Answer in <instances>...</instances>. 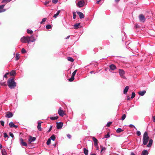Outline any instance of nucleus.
<instances>
[{
  "instance_id": "nucleus-52",
  "label": "nucleus",
  "mask_w": 155,
  "mask_h": 155,
  "mask_svg": "<svg viewBox=\"0 0 155 155\" xmlns=\"http://www.w3.org/2000/svg\"><path fill=\"white\" fill-rule=\"evenodd\" d=\"M0 123L2 125V126H4V122L3 121H0Z\"/></svg>"
},
{
  "instance_id": "nucleus-43",
  "label": "nucleus",
  "mask_w": 155,
  "mask_h": 155,
  "mask_svg": "<svg viewBox=\"0 0 155 155\" xmlns=\"http://www.w3.org/2000/svg\"><path fill=\"white\" fill-rule=\"evenodd\" d=\"M26 52V51L25 50L24 48H22L21 49V52L22 53H24Z\"/></svg>"
},
{
  "instance_id": "nucleus-31",
  "label": "nucleus",
  "mask_w": 155,
  "mask_h": 155,
  "mask_svg": "<svg viewBox=\"0 0 155 155\" xmlns=\"http://www.w3.org/2000/svg\"><path fill=\"white\" fill-rule=\"evenodd\" d=\"M50 139L52 140H54L55 139V136L54 135H52L50 137Z\"/></svg>"
},
{
  "instance_id": "nucleus-10",
  "label": "nucleus",
  "mask_w": 155,
  "mask_h": 155,
  "mask_svg": "<svg viewBox=\"0 0 155 155\" xmlns=\"http://www.w3.org/2000/svg\"><path fill=\"white\" fill-rule=\"evenodd\" d=\"M20 143L23 146H26L27 145V143L26 142L23 141V140L22 138H21L20 139Z\"/></svg>"
},
{
  "instance_id": "nucleus-47",
  "label": "nucleus",
  "mask_w": 155,
  "mask_h": 155,
  "mask_svg": "<svg viewBox=\"0 0 155 155\" xmlns=\"http://www.w3.org/2000/svg\"><path fill=\"white\" fill-rule=\"evenodd\" d=\"M4 136L5 137H8V135L6 133H4Z\"/></svg>"
},
{
  "instance_id": "nucleus-54",
  "label": "nucleus",
  "mask_w": 155,
  "mask_h": 155,
  "mask_svg": "<svg viewBox=\"0 0 155 155\" xmlns=\"http://www.w3.org/2000/svg\"><path fill=\"white\" fill-rule=\"evenodd\" d=\"M8 73H6L4 75V77L5 78H7V75H8Z\"/></svg>"
},
{
  "instance_id": "nucleus-51",
  "label": "nucleus",
  "mask_w": 155,
  "mask_h": 155,
  "mask_svg": "<svg viewBox=\"0 0 155 155\" xmlns=\"http://www.w3.org/2000/svg\"><path fill=\"white\" fill-rule=\"evenodd\" d=\"M5 6L4 5H2L0 6V10L3 9V8Z\"/></svg>"
},
{
  "instance_id": "nucleus-18",
  "label": "nucleus",
  "mask_w": 155,
  "mask_h": 155,
  "mask_svg": "<svg viewBox=\"0 0 155 155\" xmlns=\"http://www.w3.org/2000/svg\"><path fill=\"white\" fill-rule=\"evenodd\" d=\"M152 143L153 140L151 139L150 140H149L148 144L147 145V147H150L152 144Z\"/></svg>"
},
{
  "instance_id": "nucleus-58",
  "label": "nucleus",
  "mask_w": 155,
  "mask_h": 155,
  "mask_svg": "<svg viewBox=\"0 0 155 155\" xmlns=\"http://www.w3.org/2000/svg\"><path fill=\"white\" fill-rule=\"evenodd\" d=\"M95 146V147L97 148L96 150H99L98 145V144L97 145V146Z\"/></svg>"
},
{
  "instance_id": "nucleus-61",
  "label": "nucleus",
  "mask_w": 155,
  "mask_h": 155,
  "mask_svg": "<svg viewBox=\"0 0 155 155\" xmlns=\"http://www.w3.org/2000/svg\"><path fill=\"white\" fill-rule=\"evenodd\" d=\"M13 127L15 128H16L18 127V126L14 124V126Z\"/></svg>"
},
{
  "instance_id": "nucleus-9",
  "label": "nucleus",
  "mask_w": 155,
  "mask_h": 155,
  "mask_svg": "<svg viewBox=\"0 0 155 155\" xmlns=\"http://www.w3.org/2000/svg\"><path fill=\"white\" fill-rule=\"evenodd\" d=\"M119 73L120 75L121 76V77L122 78H125V77L124 75V72L123 70H121V69H119Z\"/></svg>"
},
{
  "instance_id": "nucleus-59",
  "label": "nucleus",
  "mask_w": 155,
  "mask_h": 155,
  "mask_svg": "<svg viewBox=\"0 0 155 155\" xmlns=\"http://www.w3.org/2000/svg\"><path fill=\"white\" fill-rule=\"evenodd\" d=\"M153 121L154 122H155V116H153Z\"/></svg>"
},
{
  "instance_id": "nucleus-28",
  "label": "nucleus",
  "mask_w": 155,
  "mask_h": 155,
  "mask_svg": "<svg viewBox=\"0 0 155 155\" xmlns=\"http://www.w3.org/2000/svg\"><path fill=\"white\" fill-rule=\"evenodd\" d=\"M128 88H125L124 91V94H126L127 93L128 90Z\"/></svg>"
},
{
  "instance_id": "nucleus-35",
  "label": "nucleus",
  "mask_w": 155,
  "mask_h": 155,
  "mask_svg": "<svg viewBox=\"0 0 155 155\" xmlns=\"http://www.w3.org/2000/svg\"><path fill=\"white\" fill-rule=\"evenodd\" d=\"M79 25L80 23H78L75 24L74 25V26L75 28H78V26H79Z\"/></svg>"
},
{
  "instance_id": "nucleus-42",
  "label": "nucleus",
  "mask_w": 155,
  "mask_h": 155,
  "mask_svg": "<svg viewBox=\"0 0 155 155\" xmlns=\"http://www.w3.org/2000/svg\"><path fill=\"white\" fill-rule=\"evenodd\" d=\"M110 137V134L109 133H108L107 134L105 135L104 137L105 138H108Z\"/></svg>"
},
{
  "instance_id": "nucleus-24",
  "label": "nucleus",
  "mask_w": 155,
  "mask_h": 155,
  "mask_svg": "<svg viewBox=\"0 0 155 155\" xmlns=\"http://www.w3.org/2000/svg\"><path fill=\"white\" fill-rule=\"evenodd\" d=\"M16 73L15 71L13 70L10 73V75L13 76Z\"/></svg>"
},
{
  "instance_id": "nucleus-23",
  "label": "nucleus",
  "mask_w": 155,
  "mask_h": 155,
  "mask_svg": "<svg viewBox=\"0 0 155 155\" xmlns=\"http://www.w3.org/2000/svg\"><path fill=\"white\" fill-rule=\"evenodd\" d=\"M67 59L68 61H71V62H73L74 61V60L73 59V58L71 57H68Z\"/></svg>"
},
{
  "instance_id": "nucleus-36",
  "label": "nucleus",
  "mask_w": 155,
  "mask_h": 155,
  "mask_svg": "<svg viewBox=\"0 0 155 155\" xmlns=\"http://www.w3.org/2000/svg\"><path fill=\"white\" fill-rule=\"evenodd\" d=\"M51 26L50 25H48L46 26V28L48 29H49L51 28Z\"/></svg>"
},
{
  "instance_id": "nucleus-6",
  "label": "nucleus",
  "mask_w": 155,
  "mask_h": 155,
  "mask_svg": "<svg viewBox=\"0 0 155 155\" xmlns=\"http://www.w3.org/2000/svg\"><path fill=\"white\" fill-rule=\"evenodd\" d=\"M63 123L61 122L57 123V129H61L63 126Z\"/></svg>"
},
{
  "instance_id": "nucleus-33",
  "label": "nucleus",
  "mask_w": 155,
  "mask_h": 155,
  "mask_svg": "<svg viewBox=\"0 0 155 155\" xmlns=\"http://www.w3.org/2000/svg\"><path fill=\"white\" fill-rule=\"evenodd\" d=\"M126 117V115L125 114H123L122 117H121V120H124L125 119Z\"/></svg>"
},
{
  "instance_id": "nucleus-1",
  "label": "nucleus",
  "mask_w": 155,
  "mask_h": 155,
  "mask_svg": "<svg viewBox=\"0 0 155 155\" xmlns=\"http://www.w3.org/2000/svg\"><path fill=\"white\" fill-rule=\"evenodd\" d=\"M149 139V137L148 133L147 132H145L143 134V144L144 145H146Z\"/></svg>"
},
{
  "instance_id": "nucleus-53",
  "label": "nucleus",
  "mask_w": 155,
  "mask_h": 155,
  "mask_svg": "<svg viewBox=\"0 0 155 155\" xmlns=\"http://www.w3.org/2000/svg\"><path fill=\"white\" fill-rule=\"evenodd\" d=\"M49 1H48V2H45V3H44V5H45L46 6H47V4H49Z\"/></svg>"
},
{
  "instance_id": "nucleus-12",
  "label": "nucleus",
  "mask_w": 155,
  "mask_h": 155,
  "mask_svg": "<svg viewBox=\"0 0 155 155\" xmlns=\"http://www.w3.org/2000/svg\"><path fill=\"white\" fill-rule=\"evenodd\" d=\"M42 123V122H38V125L37 126V128L38 130L40 131H41V124Z\"/></svg>"
},
{
  "instance_id": "nucleus-21",
  "label": "nucleus",
  "mask_w": 155,
  "mask_h": 155,
  "mask_svg": "<svg viewBox=\"0 0 155 155\" xmlns=\"http://www.w3.org/2000/svg\"><path fill=\"white\" fill-rule=\"evenodd\" d=\"M84 152L85 155H87L88 154V150L86 148H84Z\"/></svg>"
},
{
  "instance_id": "nucleus-30",
  "label": "nucleus",
  "mask_w": 155,
  "mask_h": 155,
  "mask_svg": "<svg viewBox=\"0 0 155 155\" xmlns=\"http://www.w3.org/2000/svg\"><path fill=\"white\" fill-rule=\"evenodd\" d=\"M12 0H3L2 1V3H7L9 2Z\"/></svg>"
},
{
  "instance_id": "nucleus-45",
  "label": "nucleus",
  "mask_w": 155,
  "mask_h": 155,
  "mask_svg": "<svg viewBox=\"0 0 155 155\" xmlns=\"http://www.w3.org/2000/svg\"><path fill=\"white\" fill-rule=\"evenodd\" d=\"M137 136H139L141 135V133L139 131H137Z\"/></svg>"
},
{
  "instance_id": "nucleus-38",
  "label": "nucleus",
  "mask_w": 155,
  "mask_h": 155,
  "mask_svg": "<svg viewBox=\"0 0 155 155\" xmlns=\"http://www.w3.org/2000/svg\"><path fill=\"white\" fill-rule=\"evenodd\" d=\"M135 94L134 92H133L132 93V96L131 97V98L132 99L135 96Z\"/></svg>"
},
{
  "instance_id": "nucleus-8",
  "label": "nucleus",
  "mask_w": 155,
  "mask_h": 155,
  "mask_svg": "<svg viewBox=\"0 0 155 155\" xmlns=\"http://www.w3.org/2000/svg\"><path fill=\"white\" fill-rule=\"evenodd\" d=\"M36 138L35 137H32L30 136L28 139V142L29 143H31V142H33L35 140Z\"/></svg>"
},
{
  "instance_id": "nucleus-20",
  "label": "nucleus",
  "mask_w": 155,
  "mask_h": 155,
  "mask_svg": "<svg viewBox=\"0 0 155 155\" xmlns=\"http://www.w3.org/2000/svg\"><path fill=\"white\" fill-rule=\"evenodd\" d=\"M60 12V10H58L57 12V13L56 14L54 15L53 16V17L54 18H56L57 17V16L59 15V14Z\"/></svg>"
},
{
  "instance_id": "nucleus-63",
  "label": "nucleus",
  "mask_w": 155,
  "mask_h": 155,
  "mask_svg": "<svg viewBox=\"0 0 155 155\" xmlns=\"http://www.w3.org/2000/svg\"><path fill=\"white\" fill-rule=\"evenodd\" d=\"M131 155H135V154L134 153H131Z\"/></svg>"
},
{
  "instance_id": "nucleus-27",
  "label": "nucleus",
  "mask_w": 155,
  "mask_h": 155,
  "mask_svg": "<svg viewBox=\"0 0 155 155\" xmlns=\"http://www.w3.org/2000/svg\"><path fill=\"white\" fill-rule=\"evenodd\" d=\"M123 130H122L121 128H118L117 130V133H120V132L123 131Z\"/></svg>"
},
{
  "instance_id": "nucleus-60",
  "label": "nucleus",
  "mask_w": 155,
  "mask_h": 155,
  "mask_svg": "<svg viewBox=\"0 0 155 155\" xmlns=\"http://www.w3.org/2000/svg\"><path fill=\"white\" fill-rule=\"evenodd\" d=\"M2 146L1 144H0V148L1 150V149H2Z\"/></svg>"
},
{
  "instance_id": "nucleus-44",
  "label": "nucleus",
  "mask_w": 155,
  "mask_h": 155,
  "mask_svg": "<svg viewBox=\"0 0 155 155\" xmlns=\"http://www.w3.org/2000/svg\"><path fill=\"white\" fill-rule=\"evenodd\" d=\"M111 124H112L111 122H108V123H107V124H106V126L107 127H109L111 125Z\"/></svg>"
},
{
  "instance_id": "nucleus-39",
  "label": "nucleus",
  "mask_w": 155,
  "mask_h": 155,
  "mask_svg": "<svg viewBox=\"0 0 155 155\" xmlns=\"http://www.w3.org/2000/svg\"><path fill=\"white\" fill-rule=\"evenodd\" d=\"M77 70H75L74 72H73L72 73V76H73L74 77V76L75 75L76 72H77Z\"/></svg>"
},
{
  "instance_id": "nucleus-40",
  "label": "nucleus",
  "mask_w": 155,
  "mask_h": 155,
  "mask_svg": "<svg viewBox=\"0 0 155 155\" xmlns=\"http://www.w3.org/2000/svg\"><path fill=\"white\" fill-rule=\"evenodd\" d=\"M73 18L74 19H75L76 17V12H73Z\"/></svg>"
},
{
  "instance_id": "nucleus-49",
  "label": "nucleus",
  "mask_w": 155,
  "mask_h": 155,
  "mask_svg": "<svg viewBox=\"0 0 155 155\" xmlns=\"http://www.w3.org/2000/svg\"><path fill=\"white\" fill-rule=\"evenodd\" d=\"M9 134L10 136L11 137H12V138H13V137H14V136L13 134L12 133H11V132H10V133H9Z\"/></svg>"
},
{
  "instance_id": "nucleus-5",
  "label": "nucleus",
  "mask_w": 155,
  "mask_h": 155,
  "mask_svg": "<svg viewBox=\"0 0 155 155\" xmlns=\"http://www.w3.org/2000/svg\"><path fill=\"white\" fill-rule=\"evenodd\" d=\"M58 114L61 117H63L64 114V111L61 110V108L60 107L58 110Z\"/></svg>"
},
{
  "instance_id": "nucleus-57",
  "label": "nucleus",
  "mask_w": 155,
  "mask_h": 155,
  "mask_svg": "<svg viewBox=\"0 0 155 155\" xmlns=\"http://www.w3.org/2000/svg\"><path fill=\"white\" fill-rule=\"evenodd\" d=\"M52 128V126H51L49 130H48V132H50L51 131V130Z\"/></svg>"
},
{
  "instance_id": "nucleus-26",
  "label": "nucleus",
  "mask_w": 155,
  "mask_h": 155,
  "mask_svg": "<svg viewBox=\"0 0 155 155\" xmlns=\"http://www.w3.org/2000/svg\"><path fill=\"white\" fill-rule=\"evenodd\" d=\"M58 116H55L53 117H50V119L51 120H56L58 118Z\"/></svg>"
},
{
  "instance_id": "nucleus-22",
  "label": "nucleus",
  "mask_w": 155,
  "mask_h": 155,
  "mask_svg": "<svg viewBox=\"0 0 155 155\" xmlns=\"http://www.w3.org/2000/svg\"><path fill=\"white\" fill-rule=\"evenodd\" d=\"M19 58H20L19 54H16V56H15V57L16 60H18L19 59Z\"/></svg>"
},
{
  "instance_id": "nucleus-7",
  "label": "nucleus",
  "mask_w": 155,
  "mask_h": 155,
  "mask_svg": "<svg viewBox=\"0 0 155 155\" xmlns=\"http://www.w3.org/2000/svg\"><path fill=\"white\" fill-rule=\"evenodd\" d=\"M139 19L140 21L144 22L145 19L144 16L142 14L140 15L139 16Z\"/></svg>"
},
{
  "instance_id": "nucleus-62",
  "label": "nucleus",
  "mask_w": 155,
  "mask_h": 155,
  "mask_svg": "<svg viewBox=\"0 0 155 155\" xmlns=\"http://www.w3.org/2000/svg\"><path fill=\"white\" fill-rule=\"evenodd\" d=\"M69 37H70V36L69 35V36H68L65 39H68Z\"/></svg>"
},
{
  "instance_id": "nucleus-50",
  "label": "nucleus",
  "mask_w": 155,
  "mask_h": 155,
  "mask_svg": "<svg viewBox=\"0 0 155 155\" xmlns=\"http://www.w3.org/2000/svg\"><path fill=\"white\" fill-rule=\"evenodd\" d=\"M129 127H134L136 130H137L136 128L134 125L132 124H130L129 125Z\"/></svg>"
},
{
  "instance_id": "nucleus-11",
  "label": "nucleus",
  "mask_w": 155,
  "mask_h": 155,
  "mask_svg": "<svg viewBox=\"0 0 155 155\" xmlns=\"http://www.w3.org/2000/svg\"><path fill=\"white\" fill-rule=\"evenodd\" d=\"M13 115V114L11 112H8L6 115V117L8 118L12 117Z\"/></svg>"
},
{
  "instance_id": "nucleus-19",
  "label": "nucleus",
  "mask_w": 155,
  "mask_h": 155,
  "mask_svg": "<svg viewBox=\"0 0 155 155\" xmlns=\"http://www.w3.org/2000/svg\"><path fill=\"white\" fill-rule=\"evenodd\" d=\"M1 152L2 153V155H6L7 153L5 150L4 149H2L1 150Z\"/></svg>"
},
{
  "instance_id": "nucleus-14",
  "label": "nucleus",
  "mask_w": 155,
  "mask_h": 155,
  "mask_svg": "<svg viewBox=\"0 0 155 155\" xmlns=\"http://www.w3.org/2000/svg\"><path fill=\"white\" fill-rule=\"evenodd\" d=\"M77 13L79 15L81 19L84 18V15L82 13L80 12H77Z\"/></svg>"
},
{
  "instance_id": "nucleus-25",
  "label": "nucleus",
  "mask_w": 155,
  "mask_h": 155,
  "mask_svg": "<svg viewBox=\"0 0 155 155\" xmlns=\"http://www.w3.org/2000/svg\"><path fill=\"white\" fill-rule=\"evenodd\" d=\"M30 42H34L35 41V39L32 36L30 37Z\"/></svg>"
},
{
  "instance_id": "nucleus-34",
  "label": "nucleus",
  "mask_w": 155,
  "mask_h": 155,
  "mask_svg": "<svg viewBox=\"0 0 155 155\" xmlns=\"http://www.w3.org/2000/svg\"><path fill=\"white\" fill-rule=\"evenodd\" d=\"M74 79V77L72 76L71 77L68 79V80L70 81H73Z\"/></svg>"
},
{
  "instance_id": "nucleus-16",
  "label": "nucleus",
  "mask_w": 155,
  "mask_h": 155,
  "mask_svg": "<svg viewBox=\"0 0 155 155\" xmlns=\"http://www.w3.org/2000/svg\"><path fill=\"white\" fill-rule=\"evenodd\" d=\"M110 68L112 70H114L116 68V66L113 64H112L110 66Z\"/></svg>"
},
{
  "instance_id": "nucleus-17",
  "label": "nucleus",
  "mask_w": 155,
  "mask_h": 155,
  "mask_svg": "<svg viewBox=\"0 0 155 155\" xmlns=\"http://www.w3.org/2000/svg\"><path fill=\"white\" fill-rule=\"evenodd\" d=\"M148 153L147 150H144L142 151L141 155H148Z\"/></svg>"
},
{
  "instance_id": "nucleus-46",
  "label": "nucleus",
  "mask_w": 155,
  "mask_h": 155,
  "mask_svg": "<svg viewBox=\"0 0 155 155\" xmlns=\"http://www.w3.org/2000/svg\"><path fill=\"white\" fill-rule=\"evenodd\" d=\"M52 2L56 4L58 2V0H52Z\"/></svg>"
},
{
  "instance_id": "nucleus-55",
  "label": "nucleus",
  "mask_w": 155,
  "mask_h": 155,
  "mask_svg": "<svg viewBox=\"0 0 155 155\" xmlns=\"http://www.w3.org/2000/svg\"><path fill=\"white\" fill-rule=\"evenodd\" d=\"M6 11V9H1L0 10V13Z\"/></svg>"
},
{
  "instance_id": "nucleus-41",
  "label": "nucleus",
  "mask_w": 155,
  "mask_h": 155,
  "mask_svg": "<svg viewBox=\"0 0 155 155\" xmlns=\"http://www.w3.org/2000/svg\"><path fill=\"white\" fill-rule=\"evenodd\" d=\"M27 33L28 34H32L33 33V31L32 30H30L29 29L27 30Z\"/></svg>"
},
{
  "instance_id": "nucleus-4",
  "label": "nucleus",
  "mask_w": 155,
  "mask_h": 155,
  "mask_svg": "<svg viewBox=\"0 0 155 155\" xmlns=\"http://www.w3.org/2000/svg\"><path fill=\"white\" fill-rule=\"evenodd\" d=\"M85 4V2L84 0H81L79 1L77 4L79 8L82 7Z\"/></svg>"
},
{
  "instance_id": "nucleus-32",
  "label": "nucleus",
  "mask_w": 155,
  "mask_h": 155,
  "mask_svg": "<svg viewBox=\"0 0 155 155\" xmlns=\"http://www.w3.org/2000/svg\"><path fill=\"white\" fill-rule=\"evenodd\" d=\"M101 153L102 152H103V151H105L106 150V148L104 147H103L102 146H101Z\"/></svg>"
},
{
  "instance_id": "nucleus-2",
  "label": "nucleus",
  "mask_w": 155,
  "mask_h": 155,
  "mask_svg": "<svg viewBox=\"0 0 155 155\" xmlns=\"http://www.w3.org/2000/svg\"><path fill=\"white\" fill-rule=\"evenodd\" d=\"M8 85L9 87L16 86V83L15 82L13 79H9L8 81Z\"/></svg>"
},
{
  "instance_id": "nucleus-3",
  "label": "nucleus",
  "mask_w": 155,
  "mask_h": 155,
  "mask_svg": "<svg viewBox=\"0 0 155 155\" xmlns=\"http://www.w3.org/2000/svg\"><path fill=\"white\" fill-rule=\"evenodd\" d=\"M30 37L28 36L23 37L21 38V40L23 43H26L27 41L28 43H29L30 41Z\"/></svg>"
},
{
  "instance_id": "nucleus-37",
  "label": "nucleus",
  "mask_w": 155,
  "mask_h": 155,
  "mask_svg": "<svg viewBox=\"0 0 155 155\" xmlns=\"http://www.w3.org/2000/svg\"><path fill=\"white\" fill-rule=\"evenodd\" d=\"M51 139H49L48 140H47V142H46L47 144L48 145H49L51 143Z\"/></svg>"
},
{
  "instance_id": "nucleus-13",
  "label": "nucleus",
  "mask_w": 155,
  "mask_h": 155,
  "mask_svg": "<svg viewBox=\"0 0 155 155\" xmlns=\"http://www.w3.org/2000/svg\"><path fill=\"white\" fill-rule=\"evenodd\" d=\"M92 139L94 142V145L97 146L98 144L97 140L94 137H93Z\"/></svg>"
},
{
  "instance_id": "nucleus-29",
  "label": "nucleus",
  "mask_w": 155,
  "mask_h": 155,
  "mask_svg": "<svg viewBox=\"0 0 155 155\" xmlns=\"http://www.w3.org/2000/svg\"><path fill=\"white\" fill-rule=\"evenodd\" d=\"M9 125L10 127H13L14 126V124L12 122L10 123Z\"/></svg>"
},
{
  "instance_id": "nucleus-64",
  "label": "nucleus",
  "mask_w": 155,
  "mask_h": 155,
  "mask_svg": "<svg viewBox=\"0 0 155 155\" xmlns=\"http://www.w3.org/2000/svg\"><path fill=\"white\" fill-rule=\"evenodd\" d=\"M91 155H96L95 153H92V154H91Z\"/></svg>"
},
{
  "instance_id": "nucleus-48",
  "label": "nucleus",
  "mask_w": 155,
  "mask_h": 155,
  "mask_svg": "<svg viewBox=\"0 0 155 155\" xmlns=\"http://www.w3.org/2000/svg\"><path fill=\"white\" fill-rule=\"evenodd\" d=\"M46 18H43L42 20L41 23H42L43 22H45L46 21Z\"/></svg>"
},
{
  "instance_id": "nucleus-56",
  "label": "nucleus",
  "mask_w": 155,
  "mask_h": 155,
  "mask_svg": "<svg viewBox=\"0 0 155 155\" xmlns=\"http://www.w3.org/2000/svg\"><path fill=\"white\" fill-rule=\"evenodd\" d=\"M67 136L69 138H71V136L69 134H67Z\"/></svg>"
},
{
  "instance_id": "nucleus-15",
  "label": "nucleus",
  "mask_w": 155,
  "mask_h": 155,
  "mask_svg": "<svg viewBox=\"0 0 155 155\" xmlns=\"http://www.w3.org/2000/svg\"><path fill=\"white\" fill-rule=\"evenodd\" d=\"M146 92L145 91H142L139 92L138 93L139 95L143 96L145 94Z\"/></svg>"
}]
</instances>
